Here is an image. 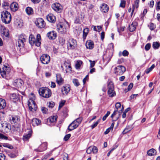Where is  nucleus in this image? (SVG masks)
Returning <instances> with one entry per match:
<instances>
[{
  "label": "nucleus",
  "mask_w": 160,
  "mask_h": 160,
  "mask_svg": "<svg viewBox=\"0 0 160 160\" xmlns=\"http://www.w3.org/2000/svg\"><path fill=\"white\" fill-rule=\"evenodd\" d=\"M156 28V25L152 23H151L149 26V28L151 30H153Z\"/></svg>",
  "instance_id": "obj_49"
},
{
  "label": "nucleus",
  "mask_w": 160,
  "mask_h": 160,
  "mask_svg": "<svg viewBox=\"0 0 160 160\" xmlns=\"http://www.w3.org/2000/svg\"><path fill=\"white\" fill-rule=\"evenodd\" d=\"M22 36H23V38L22 39L19 38L18 40V43H17V45L18 44V46L19 47H23L24 46V42H25L26 36L25 35H22Z\"/></svg>",
  "instance_id": "obj_20"
},
{
  "label": "nucleus",
  "mask_w": 160,
  "mask_h": 160,
  "mask_svg": "<svg viewBox=\"0 0 160 160\" xmlns=\"http://www.w3.org/2000/svg\"><path fill=\"white\" fill-rule=\"evenodd\" d=\"M25 11L27 13L28 15H32L33 13V9L30 7H27L25 9Z\"/></svg>",
  "instance_id": "obj_30"
},
{
  "label": "nucleus",
  "mask_w": 160,
  "mask_h": 160,
  "mask_svg": "<svg viewBox=\"0 0 160 160\" xmlns=\"http://www.w3.org/2000/svg\"><path fill=\"white\" fill-rule=\"evenodd\" d=\"M89 61L90 63V68H92L94 66L95 64V61H92L91 60H89Z\"/></svg>",
  "instance_id": "obj_54"
},
{
  "label": "nucleus",
  "mask_w": 160,
  "mask_h": 160,
  "mask_svg": "<svg viewBox=\"0 0 160 160\" xmlns=\"http://www.w3.org/2000/svg\"><path fill=\"white\" fill-rule=\"evenodd\" d=\"M0 160H5V157L4 154L0 153Z\"/></svg>",
  "instance_id": "obj_62"
},
{
  "label": "nucleus",
  "mask_w": 160,
  "mask_h": 160,
  "mask_svg": "<svg viewBox=\"0 0 160 160\" xmlns=\"http://www.w3.org/2000/svg\"><path fill=\"white\" fill-rule=\"evenodd\" d=\"M71 137V134H68L66 135L64 137V139L65 141H67Z\"/></svg>",
  "instance_id": "obj_56"
},
{
  "label": "nucleus",
  "mask_w": 160,
  "mask_h": 160,
  "mask_svg": "<svg viewBox=\"0 0 160 160\" xmlns=\"http://www.w3.org/2000/svg\"><path fill=\"white\" fill-rule=\"evenodd\" d=\"M57 28L58 31L62 33H64L67 32L66 28L62 24H58Z\"/></svg>",
  "instance_id": "obj_13"
},
{
  "label": "nucleus",
  "mask_w": 160,
  "mask_h": 160,
  "mask_svg": "<svg viewBox=\"0 0 160 160\" xmlns=\"http://www.w3.org/2000/svg\"><path fill=\"white\" fill-rule=\"evenodd\" d=\"M0 139H2L4 140H7L8 138L4 135L3 134L0 133Z\"/></svg>",
  "instance_id": "obj_55"
},
{
  "label": "nucleus",
  "mask_w": 160,
  "mask_h": 160,
  "mask_svg": "<svg viewBox=\"0 0 160 160\" xmlns=\"http://www.w3.org/2000/svg\"><path fill=\"white\" fill-rule=\"evenodd\" d=\"M126 1L124 0H121L120 4V7L124 8L125 7Z\"/></svg>",
  "instance_id": "obj_46"
},
{
  "label": "nucleus",
  "mask_w": 160,
  "mask_h": 160,
  "mask_svg": "<svg viewBox=\"0 0 160 160\" xmlns=\"http://www.w3.org/2000/svg\"><path fill=\"white\" fill-rule=\"evenodd\" d=\"M41 62L44 64H47L50 62V57L47 54H43L40 57Z\"/></svg>",
  "instance_id": "obj_10"
},
{
  "label": "nucleus",
  "mask_w": 160,
  "mask_h": 160,
  "mask_svg": "<svg viewBox=\"0 0 160 160\" xmlns=\"http://www.w3.org/2000/svg\"><path fill=\"white\" fill-rule=\"evenodd\" d=\"M63 66L65 67L66 68L65 71L67 72L71 71V67L70 64L66 62H64Z\"/></svg>",
  "instance_id": "obj_26"
},
{
  "label": "nucleus",
  "mask_w": 160,
  "mask_h": 160,
  "mask_svg": "<svg viewBox=\"0 0 160 160\" xmlns=\"http://www.w3.org/2000/svg\"><path fill=\"white\" fill-rule=\"evenodd\" d=\"M110 114V112L109 111H108L107 112V113L102 118V120L103 121H105L108 117L109 115Z\"/></svg>",
  "instance_id": "obj_48"
},
{
  "label": "nucleus",
  "mask_w": 160,
  "mask_h": 160,
  "mask_svg": "<svg viewBox=\"0 0 160 160\" xmlns=\"http://www.w3.org/2000/svg\"><path fill=\"white\" fill-rule=\"evenodd\" d=\"M156 151L154 149H151L147 152V154L148 155L150 156H152L153 155H155L156 154Z\"/></svg>",
  "instance_id": "obj_29"
},
{
  "label": "nucleus",
  "mask_w": 160,
  "mask_h": 160,
  "mask_svg": "<svg viewBox=\"0 0 160 160\" xmlns=\"http://www.w3.org/2000/svg\"><path fill=\"white\" fill-rule=\"evenodd\" d=\"M2 146L4 147L10 149H12L13 148L12 146L10 145V144L8 143H3L2 144Z\"/></svg>",
  "instance_id": "obj_42"
},
{
  "label": "nucleus",
  "mask_w": 160,
  "mask_h": 160,
  "mask_svg": "<svg viewBox=\"0 0 160 160\" xmlns=\"http://www.w3.org/2000/svg\"><path fill=\"white\" fill-rule=\"evenodd\" d=\"M155 67V65L153 64L150 67L147 69L145 71V72L147 74L148 73L151 71Z\"/></svg>",
  "instance_id": "obj_38"
},
{
  "label": "nucleus",
  "mask_w": 160,
  "mask_h": 160,
  "mask_svg": "<svg viewBox=\"0 0 160 160\" xmlns=\"http://www.w3.org/2000/svg\"><path fill=\"white\" fill-rule=\"evenodd\" d=\"M10 8L11 10L13 12L16 11L18 8V4L16 2L12 3L10 5Z\"/></svg>",
  "instance_id": "obj_22"
},
{
  "label": "nucleus",
  "mask_w": 160,
  "mask_h": 160,
  "mask_svg": "<svg viewBox=\"0 0 160 160\" xmlns=\"http://www.w3.org/2000/svg\"><path fill=\"white\" fill-rule=\"evenodd\" d=\"M41 38L39 34H37L36 39L33 35L31 34L29 37V42L31 45L35 44L36 46L39 47L40 45Z\"/></svg>",
  "instance_id": "obj_1"
},
{
  "label": "nucleus",
  "mask_w": 160,
  "mask_h": 160,
  "mask_svg": "<svg viewBox=\"0 0 160 160\" xmlns=\"http://www.w3.org/2000/svg\"><path fill=\"white\" fill-rule=\"evenodd\" d=\"M115 108L116 110L118 109L119 108H121V104L120 102H117L115 104Z\"/></svg>",
  "instance_id": "obj_57"
},
{
  "label": "nucleus",
  "mask_w": 160,
  "mask_h": 160,
  "mask_svg": "<svg viewBox=\"0 0 160 160\" xmlns=\"http://www.w3.org/2000/svg\"><path fill=\"white\" fill-rule=\"evenodd\" d=\"M63 158L64 160H68V155L66 153H63Z\"/></svg>",
  "instance_id": "obj_58"
},
{
  "label": "nucleus",
  "mask_w": 160,
  "mask_h": 160,
  "mask_svg": "<svg viewBox=\"0 0 160 160\" xmlns=\"http://www.w3.org/2000/svg\"><path fill=\"white\" fill-rule=\"evenodd\" d=\"M151 47V44L150 43L147 44L145 47V49L146 51H148L149 50Z\"/></svg>",
  "instance_id": "obj_52"
},
{
  "label": "nucleus",
  "mask_w": 160,
  "mask_h": 160,
  "mask_svg": "<svg viewBox=\"0 0 160 160\" xmlns=\"http://www.w3.org/2000/svg\"><path fill=\"white\" fill-rule=\"evenodd\" d=\"M31 133L30 132L28 133L23 135V139L24 141H27L31 137Z\"/></svg>",
  "instance_id": "obj_34"
},
{
  "label": "nucleus",
  "mask_w": 160,
  "mask_h": 160,
  "mask_svg": "<svg viewBox=\"0 0 160 160\" xmlns=\"http://www.w3.org/2000/svg\"><path fill=\"white\" fill-rule=\"evenodd\" d=\"M152 46L154 49H158L160 46V43L157 42H154L153 43Z\"/></svg>",
  "instance_id": "obj_33"
},
{
  "label": "nucleus",
  "mask_w": 160,
  "mask_h": 160,
  "mask_svg": "<svg viewBox=\"0 0 160 160\" xmlns=\"http://www.w3.org/2000/svg\"><path fill=\"white\" fill-rule=\"evenodd\" d=\"M54 106V103L53 102H49L48 107L50 108H52Z\"/></svg>",
  "instance_id": "obj_60"
},
{
  "label": "nucleus",
  "mask_w": 160,
  "mask_h": 160,
  "mask_svg": "<svg viewBox=\"0 0 160 160\" xmlns=\"http://www.w3.org/2000/svg\"><path fill=\"white\" fill-rule=\"evenodd\" d=\"M47 20L49 22L54 23L56 21L55 17L51 13L49 14L47 17Z\"/></svg>",
  "instance_id": "obj_19"
},
{
  "label": "nucleus",
  "mask_w": 160,
  "mask_h": 160,
  "mask_svg": "<svg viewBox=\"0 0 160 160\" xmlns=\"http://www.w3.org/2000/svg\"><path fill=\"white\" fill-rule=\"evenodd\" d=\"M77 42L73 38L69 39L68 41V46L69 49H73L77 47Z\"/></svg>",
  "instance_id": "obj_7"
},
{
  "label": "nucleus",
  "mask_w": 160,
  "mask_h": 160,
  "mask_svg": "<svg viewBox=\"0 0 160 160\" xmlns=\"http://www.w3.org/2000/svg\"><path fill=\"white\" fill-rule=\"evenodd\" d=\"M33 123H35L37 125H39L41 123V121L37 118H34L32 120Z\"/></svg>",
  "instance_id": "obj_39"
},
{
  "label": "nucleus",
  "mask_w": 160,
  "mask_h": 160,
  "mask_svg": "<svg viewBox=\"0 0 160 160\" xmlns=\"http://www.w3.org/2000/svg\"><path fill=\"white\" fill-rule=\"evenodd\" d=\"M72 82L73 84L76 87L78 86L79 85V83L78 79H74L72 80Z\"/></svg>",
  "instance_id": "obj_40"
},
{
  "label": "nucleus",
  "mask_w": 160,
  "mask_h": 160,
  "mask_svg": "<svg viewBox=\"0 0 160 160\" xmlns=\"http://www.w3.org/2000/svg\"><path fill=\"white\" fill-rule=\"evenodd\" d=\"M139 0H135L133 5L132 6V8L134 9L135 7L136 8H138L139 6Z\"/></svg>",
  "instance_id": "obj_37"
},
{
  "label": "nucleus",
  "mask_w": 160,
  "mask_h": 160,
  "mask_svg": "<svg viewBox=\"0 0 160 160\" xmlns=\"http://www.w3.org/2000/svg\"><path fill=\"white\" fill-rule=\"evenodd\" d=\"M28 105L30 111L33 112L36 110L37 107L35 102L33 100L31 99L28 101Z\"/></svg>",
  "instance_id": "obj_11"
},
{
  "label": "nucleus",
  "mask_w": 160,
  "mask_h": 160,
  "mask_svg": "<svg viewBox=\"0 0 160 160\" xmlns=\"http://www.w3.org/2000/svg\"><path fill=\"white\" fill-rule=\"evenodd\" d=\"M65 102V101L64 100L61 101L59 103L58 109H60L64 105Z\"/></svg>",
  "instance_id": "obj_47"
},
{
  "label": "nucleus",
  "mask_w": 160,
  "mask_h": 160,
  "mask_svg": "<svg viewBox=\"0 0 160 160\" xmlns=\"http://www.w3.org/2000/svg\"><path fill=\"white\" fill-rule=\"evenodd\" d=\"M47 36L50 39H54L57 37V33L54 31H52L48 33Z\"/></svg>",
  "instance_id": "obj_17"
},
{
  "label": "nucleus",
  "mask_w": 160,
  "mask_h": 160,
  "mask_svg": "<svg viewBox=\"0 0 160 160\" xmlns=\"http://www.w3.org/2000/svg\"><path fill=\"white\" fill-rule=\"evenodd\" d=\"M18 97L15 93H12L10 96V98L12 100L17 99Z\"/></svg>",
  "instance_id": "obj_45"
},
{
  "label": "nucleus",
  "mask_w": 160,
  "mask_h": 160,
  "mask_svg": "<svg viewBox=\"0 0 160 160\" xmlns=\"http://www.w3.org/2000/svg\"><path fill=\"white\" fill-rule=\"evenodd\" d=\"M39 93L40 96L44 98H48L51 95V92L47 88H41L39 90Z\"/></svg>",
  "instance_id": "obj_3"
},
{
  "label": "nucleus",
  "mask_w": 160,
  "mask_h": 160,
  "mask_svg": "<svg viewBox=\"0 0 160 160\" xmlns=\"http://www.w3.org/2000/svg\"><path fill=\"white\" fill-rule=\"evenodd\" d=\"M85 45L87 48L92 49L94 48V43L91 40H88L86 42Z\"/></svg>",
  "instance_id": "obj_21"
},
{
  "label": "nucleus",
  "mask_w": 160,
  "mask_h": 160,
  "mask_svg": "<svg viewBox=\"0 0 160 160\" xmlns=\"http://www.w3.org/2000/svg\"><path fill=\"white\" fill-rule=\"evenodd\" d=\"M99 122V120H98L97 122H95L91 126V127L92 129L94 128H95L97 126L98 124V123Z\"/></svg>",
  "instance_id": "obj_51"
},
{
  "label": "nucleus",
  "mask_w": 160,
  "mask_h": 160,
  "mask_svg": "<svg viewBox=\"0 0 160 160\" xmlns=\"http://www.w3.org/2000/svg\"><path fill=\"white\" fill-rule=\"evenodd\" d=\"M10 71L9 67L4 66L2 69H0V72L2 77H5L6 75L9 74Z\"/></svg>",
  "instance_id": "obj_6"
},
{
  "label": "nucleus",
  "mask_w": 160,
  "mask_h": 160,
  "mask_svg": "<svg viewBox=\"0 0 160 160\" xmlns=\"http://www.w3.org/2000/svg\"><path fill=\"white\" fill-rule=\"evenodd\" d=\"M1 33L2 36L3 38L8 37L9 34L8 31L5 28L2 31H1Z\"/></svg>",
  "instance_id": "obj_28"
},
{
  "label": "nucleus",
  "mask_w": 160,
  "mask_h": 160,
  "mask_svg": "<svg viewBox=\"0 0 160 160\" xmlns=\"http://www.w3.org/2000/svg\"><path fill=\"white\" fill-rule=\"evenodd\" d=\"M160 9V1H159L157 3L156 10H158Z\"/></svg>",
  "instance_id": "obj_64"
},
{
  "label": "nucleus",
  "mask_w": 160,
  "mask_h": 160,
  "mask_svg": "<svg viewBox=\"0 0 160 160\" xmlns=\"http://www.w3.org/2000/svg\"><path fill=\"white\" fill-rule=\"evenodd\" d=\"M20 120V117L17 116H12V118L10 119V122L12 124L18 123Z\"/></svg>",
  "instance_id": "obj_15"
},
{
  "label": "nucleus",
  "mask_w": 160,
  "mask_h": 160,
  "mask_svg": "<svg viewBox=\"0 0 160 160\" xmlns=\"http://www.w3.org/2000/svg\"><path fill=\"white\" fill-rule=\"evenodd\" d=\"M35 23L38 27L39 28H43L45 26V22L43 19L41 18H37Z\"/></svg>",
  "instance_id": "obj_9"
},
{
  "label": "nucleus",
  "mask_w": 160,
  "mask_h": 160,
  "mask_svg": "<svg viewBox=\"0 0 160 160\" xmlns=\"http://www.w3.org/2000/svg\"><path fill=\"white\" fill-rule=\"evenodd\" d=\"M5 114V112H3L0 111V120L2 119L4 117V115Z\"/></svg>",
  "instance_id": "obj_59"
},
{
  "label": "nucleus",
  "mask_w": 160,
  "mask_h": 160,
  "mask_svg": "<svg viewBox=\"0 0 160 160\" xmlns=\"http://www.w3.org/2000/svg\"><path fill=\"white\" fill-rule=\"evenodd\" d=\"M114 73L117 75H122L125 71V67L121 65L118 66L114 68Z\"/></svg>",
  "instance_id": "obj_5"
},
{
  "label": "nucleus",
  "mask_w": 160,
  "mask_h": 160,
  "mask_svg": "<svg viewBox=\"0 0 160 160\" xmlns=\"http://www.w3.org/2000/svg\"><path fill=\"white\" fill-rule=\"evenodd\" d=\"M59 42L62 45H63L64 44L65 40L63 38H61L60 39Z\"/></svg>",
  "instance_id": "obj_63"
},
{
  "label": "nucleus",
  "mask_w": 160,
  "mask_h": 160,
  "mask_svg": "<svg viewBox=\"0 0 160 160\" xmlns=\"http://www.w3.org/2000/svg\"><path fill=\"white\" fill-rule=\"evenodd\" d=\"M23 84V81L21 79H17L15 81L13 84L16 87L21 88Z\"/></svg>",
  "instance_id": "obj_14"
},
{
  "label": "nucleus",
  "mask_w": 160,
  "mask_h": 160,
  "mask_svg": "<svg viewBox=\"0 0 160 160\" xmlns=\"http://www.w3.org/2000/svg\"><path fill=\"white\" fill-rule=\"evenodd\" d=\"M82 121V118H78L74 120V122L76 123V125H75V127L78 126Z\"/></svg>",
  "instance_id": "obj_36"
},
{
  "label": "nucleus",
  "mask_w": 160,
  "mask_h": 160,
  "mask_svg": "<svg viewBox=\"0 0 160 160\" xmlns=\"http://www.w3.org/2000/svg\"><path fill=\"white\" fill-rule=\"evenodd\" d=\"M52 8L55 12L58 13L61 12L62 10V5L58 3H55L52 5Z\"/></svg>",
  "instance_id": "obj_8"
},
{
  "label": "nucleus",
  "mask_w": 160,
  "mask_h": 160,
  "mask_svg": "<svg viewBox=\"0 0 160 160\" xmlns=\"http://www.w3.org/2000/svg\"><path fill=\"white\" fill-rule=\"evenodd\" d=\"M91 147H92V152H93V153H97V152L98 151V148H97V147L95 146H93L92 147L91 146Z\"/></svg>",
  "instance_id": "obj_44"
},
{
  "label": "nucleus",
  "mask_w": 160,
  "mask_h": 160,
  "mask_svg": "<svg viewBox=\"0 0 160 160\" xmlns=\"http://www.w3.org/2000/svg\"><path fill=\"white\" fill-rule=\"evenodd\" d=\"M61 89L62 94L67 95L70 91V87L69 85H67L63 86Z\"/></svg>",
  "instance_id": "obj_12"
},
{
  "label": "nucleus",
  "mask_w": 160,
  "mask_h": 160,
  "mask_svg": "<svg viewBox=\"0 0 160 160\" xmlns=\"http://www.w3.org/2000/svg\"><path fill=\"white\" fill-rule=\"evenodd\" d=\"M57 119V116H52L50 117L48 120L51 123H54L56 122Z\"/></svg>",
  "instance_id": "obj_31"
},
{
  "label": "nucleus",
  "mask_w": 160,
  "mask_h": 160,
  "mask_svg": "<svg viewBox=\"0 0 160 160\" xmlns=\"http://www.w3.org/2000/svg\"><path fill=\"white\" fill-rule=\"evenodd\" d=\"M108 10L109 7L106 4L103 3L102 4V6L100 7L101 11L103 12H107Z\"/></svg>",
  "instance_id": "obj_24"
},
{
  "label": "nucleus",
  "mask_w": 160,
  "mask_h": 160,
  "mask_svg": "<svg viewBox=\"0 0 160 160\" xmlns=\"http://www.w3.org/2000/svg\"><path fill=\"white\" fill-rule=\"evenodd\" d=\"M82 63V62L80 60H78L77 61L75 64L76 68L77 69H79L80 68L81 65Z\"/></svg>",
  "instance_id": "obj_32"
},
{
  "label": "nucleus",
  "mask_w": 160,
  "mask_h": 160,
  "mask_svg": "<svg viewBox=\"0 0 160 160\" xmlns=\"http://www.w3.org/2000/svg\"><path fill=\"white\" fill-rule=\"evenodd\" d=\"M92 149L91 146L89 147L86 150L87 153L88 154H90L92 152Z\"/></svg>",
  "instance_id": "obj_61"
},
{
  "label": "nucleus",
  "mask_w": 160,
  "mask_h": 160,
  "mask_svg": "<svg viewBox=\"0 0 160 160\" xmlns=\"http://www.w3.org/2000/svg\"><path fill=\"white\" fill-rule=\"evenodd\" d=\"M133 84L132 83H131L128 87V90L127 89H125L124 90L125 92H126L128 91H130L133 87Z\"/></svg>",
  "instance_id": "obj_43"
},
{
  "label": "nucleus",
  "mask_w": 160,
  "mask_h": 160,
  "mask_svg": "<svg viewBox=\"0 0 160 160\" xmlns=\"http://www.w3.org/2000/svg\"><path fill=\"white\" fill-rule=\"evenodd\" d=\"M129 52L126 50H124L122 52H120L119 53V55L120 56H121L122 55L124 57L128 56L129 55Z\"/></svg>",
  "instance_id": "obj_35"
},
{
  "label": "nucleus",
  "mask_w": 160,
  "mask_h": 160,
  "mask_svg": "<svg viewBox=\"0 0 160 160\" xmlns=\"http://www.w3.org/2000/svg\"><path fill=\"white\" fill-rule=\"evenodd\" d=\"M108 94L109 97H112L116 95L115 91L114 90L113 83L112 81H110L108 85Z\"/></svg>",
  "instance_id": "obj_4"
},
{
  "label": "nucleus",
  "mask_w": 160,
  "mask_h": 160,
  "mask_svg": "<svg viewBox=\"0 0 160 160\" xmlns=\"http://www.w3.org/2000/svg\"><path fill=\"white\" fill-rule=\"evenodd\" d=\"M41 111L43 113L46 114L48 112V109L46 108L42 107L41 108Z\"/></svg>",
  "instance_id": "obj_50"
},
{
  "label": "nucleus",
  "mask_w": 160,
  "mask_h": 160,
  "mask_svg": "<svg viewBox=\"0 0 160 160\" xmlns=\"http://www.w3.org/2000/svg\"><path fill=\"white\" fill-rule=\"evenodd\" d=\"M1 18L2 21L5 24L9 23L11 20V16L10 13L5 10L1 12Z\"/></svg>",
  "instance_id": "obj_2"
},
{
  "label": "nucleus",
  "mask_w": 160,
  "mask_h": 160,
  "mask_svg": "<svg viewBox=\"0 0 160 160\" xmlns=\"http://www.w3.org/2000/svg\"><path fill=\"white\" fill-rule=\"evenodd\" d=\"M113 55V52L112 49L107 50L106 53L105 54V56L107 57L108 59V61H109Z\"/></svg>",
  "instance_id": "obj_18"
},
{
  "label": "nucleus",
  "mask_w": 160,
  "mask_h": 160,
  "mask_svg": "<svg viewBox=\"0 0 160 160\" xmlns=\"http://www.w3.org/2000/svg\"><path fill=\"white\" fill-rule=\"evenodd\" d=\"M138 25V23L136 21H134L129 26V30L131 32L134 31L136 29L137 26Z\"/></svg>",
  "instance_id": "obj_23"
},
{
  "label": "nucleus",
  "mask_w": 160,
  "mask_h": 160,
  "mask_svg": "<svg viewBox=\"0 0 160 160\" xmlns=\"http://www.w3.org/2000/svg\"><path fill=\"white\" fill-rule=\"evenodd\" d=\"M131 130L129 128V126H127L122 132L123 134H124L129 132Z\"/></svg>",
  "instance_id": "obj_41"
},
{
  "label": "nucleus",
  "mask_w": 160,
  "mask_h": 160,
  "mask_svg": "<svg viewBox=\"0 0 160 160\" xmlns=\"http://www.w3.org/2000/svg\"><path fill=\"white\" fill-rule=\"evenodd\" d=\"M56 81L59 85H61L64 83V80L62 78L61 75L59 74L56 75Z\"/></svg>",
  "instance_id": "obj_16"
},
{
  "label": "nucleus",
  "mask_w": 160,
  "mask_h": 160,
  "mask_svg": "<svg viewBox=\"0 0 160 160\" xmlns=\"http://www.w3.org/2000/svg\"><path fill=\"white\" fill-rule=\"evenodd\" d=\"M76 123L74 122V121L71 123L68 127V130L70 131H71L75 128H76L78 126H76L75 125Z\"/></svg>",
  "instance_id": "obj_27"
},
{
  "label": "nucleus",
  "mask_w": 160,
  "mask_h": 160,
  "mask_svg": "<svg viewBox=\"0 0 160 160\" xmlns=\"http://www.w3.org/2000/svg\"><path fill=\"white\" fill-rule=\"evenodd\" d=\"M5 129H6L8 131H9L10 129L11 128L10 124L5 123Z\"/></svg>",
  "instance_id": "obj_53"
},
{
  "label": "nucleus",
  "mask_w": 160,
  "mask_h": 160,
  "mask_svg": "<svg viewBox=\"0 0 160 160\" xmlns=\"http://www.w3.org/2000/svg\"><path fill=\"white\" fill-rule=\"evenodd\" d=\"M6 106V101L3 99L0 98V110L4 109Z\"/></svg>",
  "instance_id": "obj_25"
}]
</instances>
